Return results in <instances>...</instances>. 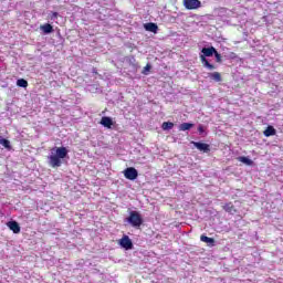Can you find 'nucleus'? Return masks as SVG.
<instances>
[{
  "instance_id": "f257e3e1",
  "label": "nucleus",
  "mask_w": 283,
  "mask_h": 283,
  "mask_svg": "<svg viewBox=\"0 0 283 283\" xmlns=\"http://www.w3.org/2000/svg\"><path fill=\"white\" fill-rule=\"evenodd\" d=\"M63 158H67V148L59 147L55 150V155L49 157V163L53 168L61 167L63 165V161H61Z\"/></svg>"
},
{
  "instance_id": "f03ea898",
  "label": "nucleus",
  "mask_w": 283,
  "mask_h": 283,
  "mask_svg": "<svg viewBox=\"0 0 283 283\" xmlns=\"http://www.w3.org/2000/svg\"><path fill=\"white\" fill-rule=\"evenodd\" d=\"M128 224L133 226L135 229H140L143 227V216L138 211H130L128 218H126Z\"/></svg>"
},
{
  "instance_id": "7ed1b4c3",
  "label": "nucleus",
  "mask_w": 283,
  "mask_h": 283,
  "mask_svg": "<svg viewBox=\"0 0 283 283\" xmlns=\"http://www.w3.org/2000/svg\"><path fill=\"white\" fill-rule=\"evenodd\" d=\"M184 6L186 10H198V8H201L202 2L200 0H184Z\"/></svg>"
},
{
  "instance_id": "20e7f679",
  "label": "nucleus",
  "mask_w": 283,
  "mask_h": 283,
  "mask_svg": "<svg viewBox=\"0 0 283 283\" xmlns=\"http://www.w3.org/2000/svg\"><path fill=\"white\" fill-rule=\"evenodd\" d=\"M119 245L122 249H125L126 251H129L134 249V243L132 242V239L127 234H125L120 240H119Z\"/></svg>"
},
{
  "instance_id": "39448f33",
  "label": "nucleus",
  "mask_w": 283,
  "mask_h": 283,
  "mask_svg": "<svg viewBox=\"0 0 283 283\" xmlns=\"http://www.w3.org/2000/svg\"><path fill=\"white\" fill-rule=\"evenodd\" d=\"M124 176L127 180H136V178H138V170L134 167L126 168L124 170Z\"/></svg>"
},
{
  "instance_id": "423d86ee",
  "label": "nucleus",
  "mask_w": 283,
  "mask_h": 283,
  "mask_svg": "<svg viewBox=\"0 0 283 283\" xmlns=\"http://www.w3.org/2000/svg\"><path fill=\"white\" fill-rule=\"evenodd\" d=\"M192 145L199 149V151H203L205 154H209L211 151V148L209 144L200 143V142H192Z\"/></svg>"
},
{
  "instance_id": "0eeeda50",
  "label": "nucleus",
  "mask_w": 283,
  "mask_h": 283,
  "mask_svg": "<svg viewBox=\"0 0 283 283\" xmlns=\"http://www.w3.org/2000/svg\"><path fill=\"white\" fill-rule=\"evenodd\" d=\"M223 211L226 213H230V216H233L238 213V209H235V206H233V202H227L222 206Z\"/></svg>"
},
{
  "instance_id": "6e6552de",
  "label": "nucleus",
  "mask_w": 283,
  "mask_h": 283,
  "mask_svg": "<svg viewBox=\"0 0 283 283\" xmlns=\"http://www.w3.org/2000/svg\"><path fill=\"white\" fill-rule=\"evenodd\" d=\"M7 227L13 233H21V226H19V222H17V221H9V222H7Z\"/></svg>"
},
{
  "instance_id": "1a4fd4ad",
  "label": "nucleus",
  "mask_w": 283,
  "mask_h": 283,
  "mask_svg": "<svg viewBox=\"0 0 283 283\" xmlns=\"http://www.w3.org/2000/svg\"><path fill=\"white\" fill-rule=\"evenodd\" d=\"M200 61L203 64V67H207L208 70H216V65L209 63V60H207V55L205 53L200 55Z\"/></svg>"
},
{
  "instance_id": "9d476101",
  "label": "nucleus",
  "mask_w": 283,
  "mask_h": 283,
  "mask_svg": "<svg viewBox=\"0 0 283 283\" xmlns=\"http://www.w3.org/2000/svg\"><path fill=\"white\" fill-rule=\"evenodd\" d=\"M200 241L206 242V244H208V247H216V239L209 238L205 234L200 235Z\"/></svg>"
},
{
  "instance_id": "9b49d317",
  "label": "nucleus",
  "mask_w": 283,
  "mask_h": 283,
  "mask_svg": "<svg viewBox=\"0 0 283 283\" xmlns=\"http://www.w3.org/2000/svg\"><path fill=\"white\" fill-rule=\"evenodd\" d=\"M101 125L107 127V129H112V125H114V122L111 119V117L104 116L101 119Z\"/></svg>"
},
{
  "instance_id": "f8f14e48",
  "label": "nucleus",
  "mask_w": 283,
  "mask_h": 283,
  "mask_svg": "<svg viewBox=\"0 0 283 283\" xmlns=\"http://www.w3.org/2000/svg\"><path fill=\"white\" fill-rule=\"evenodd\" d=\"M145 30H147V32H154V34H156V32H158V24L154 22L146 23Z\"/></svg>"
},
{
  "instance_id": "ddd939ff",
  "label": "nucleus",
  "mask_w": 283,
  "mask_h": 283,
  "mask_svg": "<svg viewBox=\"0 0 283 283\" xmlns=\"http://www.w3.org/2000/svg\"><path fill=\"white\" fill-rule=\"evenodd\" d=\"M40 29L42 30V32H44V34H52V32H54V27H52V24L50 23L41 25Z\"/></svg>"
},
{
  "instance_id": "4468645a",
  "label": "nucleus",
  "mask_w": 283,
  "mask_h": 283,
  "mask_svg": "<svg viewBox=\"0 0 283 283\" xmlns=\"http://www.w3.org/2000/svg\"><path fill=\"white\" fill-rule=\"evenodd\" d=\"M217 52L216 48L213 46H210V48H203L201 50V54H205L206 56H212L214 55Z\"/></svg>"
},
{
  "instance_id": "2eb2a0df",
  "label": "nucleus",
  "mask_w": 283,
  "mask_h": 283,
  "mask_svg": "<svg viewBox=\"0 0 283 283\" xmlns=\"http://www.w3.org/2000/svg\"><path fill=\"white\" fill-rule=\"evenodd\" d=\"M263 134L266 138H269L271 136H275L277 134V130H275L273 126H268Z\"/></svg>"
},
{
  "instance_id": "dca6fc26",
  "label": "nucleus",
  "mask_w": 283,
  "mask_h": 283,
  "mask_svg": "<svg viewBox=\"0 0 283 283\" xmlns=\"http://www.w3.org/2000/svg\"><path fill=\"white\" fill-rule=\"evenodd\" d=\"M209 77L216 83H220L222 81V75L219 72L209 73Z\"/></svg>"
},
{
  "instance_id": "f3484780",
  "label": "nucleus",
  "mask_w": 283,
  "mask_h": 283,
  "mask_svg": "<svg viewBox=\"0 0 283 283\" xmlns=\"http://www.w3.org/2000/svg\"><path fill=\"white\" fill-rule=\"evenodd\" d=\"M0 145L4 147V149H12V146L10 145V140L3 138V136L0 135Z\"/></svg>"
},
{
  "instance_id": "a211bd4d",
  "label": "nucleus",
  "mask_w": 283,
  "mask_h": 283,
  "mask_svg": "<svg viewBox=\"0 0 283 283\" xmlns=\"http://www.w3.org/2000/svg\"><path fill=\"white\" fill-rule=\"evenodd\" d=\"M191 127H193L192 123H182L179 126V130L180 132H189V129H191Z\"/></svg>"
},
{
  "instance_id": "6ab92c4d",
  "label": "nucleus",
  "mask_w": 283,
  "mask_h": 283,
  "mask_svg": "<svg viewBox=\"0 0 283 283\" xmlns=\"http://www.w3.org/2000/svg\"><path fill=\"white\" fill-rule=\"evenodd\" d=\"M238 160L239 163H243V165H248L249 167L253 165V160L249 159L248 157H239Z\"/></svg>"
},
{
  "instance_id": "aec40b11",
  "label": "nucleus",
  "mask_w": 283,
  "mask_h": 283,
  "mask_svg": "<svg viewBox=\"0 0 283 283\" xmlns=\"http://www.w3.org/2000/svg\"><path fill=\"white\" fill-rule=\"evenodd\" d=\"M161 128L164 132H167V129H174V123L171 122H164L161 125Z\"/></svg>"
},
{
  "instance_id": "412c9836",
  "label": "nucleus",
  "mask_w": 283,
  "mask_h": 283,
  "mask_svg": "<svg viewBox=\"0 0 283 283\" xmlns=\"http://www.w3.org/2000/svg\"><path fill=\"white\" fill-rule=\"evenodd\" d=\"M18 87H28V82L23 78L17 81Z\"/></svg>"
},
{
  "instance_id": "4be33fe9",
  "label": "nucleus",
  "mask_w": 283,
  "mask_h": 283,
  "mask_svg": "<svg viewBox=\"0 0 283 283\" xmlns=\"http://www.w3.org/2000/svg\"><path fill=\"white\" fill-rule=\"evenodd\" d=\"M214 56L217 63H222V55L218 51L214 52Z\"/></svg>"
},
{
  "instance_id": "5701e85b",
  "label": "nucleus",
  "mask_w": 283,
  "mask_h": 283,
  "mask_svg": "<svg viewBox=\"0 0 283 283\" xmlns=\"http://www.w3.org/2000/svg\"><path fill=\"white\" fill-rule=\"evenodd\" d=\"M198 132H199V134H205V126L199 125L198 126Z\"/></svg>"
},
{
  "instance_id": "b1692460",
  "label": "nucleus",
  "mask_w": 283,
  "mask_h": 283,
  "mask_svg": "<svg viewBox=\"0 0 283 283\" xmlns=\"http://www.w3.org/2000/svg\"><path fill=\"white\" fill-rule=\"evenodd\" d=\"M52 17H53V19H57L59 13H57V12H53V13H52Z\"/></svg>"
},
{
  "instance_id": "393cba45",
  "label": "nucleus",
  "mask_w": 283,
  "mask_h": 283,
  "mask_svg": "<svg viewBox=\"0 0 283 283\" xmlns=\"http://www.w3.org/2000/svg\"><path fill=\"white\" fill-rule=\"evenodd\" d=\"M145 70H151V65L147 64Z\"/></svg>"
}]
</instances>
